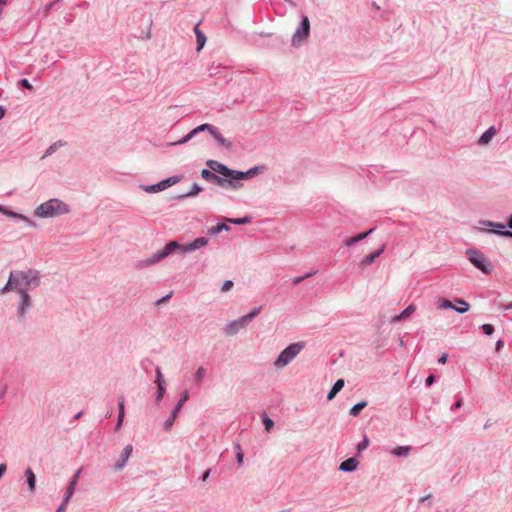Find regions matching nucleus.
<instances>
[{"label":"nucleus","mask_w":512,"mask_h":512,"mask_svg":"<svg viewBox=\"0 0 512 512\" xmlns=\"http://www.w3.org/2000/svg\"><path fill=\"white\" fill-rule=\"evenodd\" d=\"M132 451H133L132 445L128 444L124 447V449L122 450V452L120 454L119 459L114 464V469L116 471H121L126 466L128 460L132 454Z\"/></svg>","instance_id":"obj_14"},{"label":"nucleus","mask_w":512,"mask_h":512,"mask_svg":"<svg viewBox=\"0 0 512 512\" xmlns=\"http://www.w3.org/2000/svg\"><path fill=\"white\" fill-rule=\"evenodd\" d=\"M6 470H7V466H6V464H3V463H2V464H0V478H2V477H3V475H4V474H5V472H6Z\"/></svg>","instance_id":"obj_61"},{"label":"nucleus","mask_w":512,"mask_h":512,"mask_svg":"<svg viewBox=\"0 0 512 512\" xmlns=\"http://www.w3.org/2000/svg\"><path fill=\"white\" fill-rule=\"evenodd\" d=\"M66 143L62 140H59L57 142H54L51 144L46 151L44 152V155L42 158H46L48 156H51L59 147H63Z\"/></svg>","instance_id":"obj_29"},{"label":"nucleus","mask_w":512,"mask_h":512,"mask_svg":"<svg viewBox=\"0 0 512 512\" xmlns=\"http://www.w3.org/2000/svg\"><path fill=\"white\" fill-rule=\"evenodd\" d=\"M75 491L72 490V488H68L66 489L65 491V494H64V497H63V501L61 504H63L64 506H67L68 502L70 501V499L72 498V496L74 495Z\"/></svg>","instance_id":"obj_44"},{"label":"nucleus","mask_w":512,"mask_h":512,"mask_svg":"<svg viewBox=\"0 0 512 512\" xmlns=\"http://www.w3.org/2000/svg\"><path fill=\"white\" fill-rule=\"evenodd\" d=\"M81 474V469L77 470L75 474L72 476L70 481H74V483H78L79 476Z\"/></svg>","instance_id":"obj_59"},{"label":"nucleus","mask_w":512,"mask_h":512,"mask_svg":"<svg viewBox=\"0 0 512 512\" xmlns=\"http://www.w3.org/2000/svg\"><path fill=\"white\" fill-rule=\"evenodd\" d=\"M448 360V354L447 353H443L439 358H438V363L439 364H445Z\"/></svg>","instance_id":"obj_56"},{"label":"nucleus","mask_w":512,"mask_h":512,"mask_svg":"<svg viewBox=\"0 0 512 512\" xmlns=\"http://www.w3.org/2000/svg\"><path fill=\"white\" fill-rule=\"evenodd\" d=\"M262 422L264 425V429L267 432H270L271 429L274 427V421L271 418H269L265 413L263 414Z\"/></svg>","instance_id":"obj_40"},{"label":"nucleus","mask_w":512,"mask_h":512,"mask_svg":"<svg viewBox=\"0 0 512 512\" xmlns=\"http://www.w3.org/2000/svg\"><path fill=\"white\" fill-rule=\"evenodd\" d=\"M415 310H416V306L414 304H410L401 313L395 315L391 319V322H393V323L401 322V321L405 320L406 318H408L410 315H412L415 312Z\"/></svg>","instance_id":"obj_20"},{"label":"nucleus","mask_w":512,"mask_h":512,"mask_svg":"<svg viewBox=\"0 0 512 512\" xmlns=\"http://www.w3.org/2000/svg\"><path fill=\"white\" fill-rule=\"evenodd\" d=\"M435 382V376L433 374H429L425 379V385L430 387Z\"/></svg>","instance_id":"obj_51"},{"label":"nucleus","mask_w":512,"mask_h":512,"mask_svg":"<svg viewBox=\"0 0 512 512\" xmlns=\"http://www.w3.org/2000/svg\"><path fill=\"white\" fill-rule=\"evenodd\" d=\"M81 474V469L77 470L75 474L72 476L70 481H74V483H78L79 476Z\"/></svg>","instance_id":"obj_57"},{"label":"nucleus","mask_w":512,"mask_h":512,"mask_svg":"<svg viewBox=\"0 0 512 512\" xmlns=\"http://www.w3.org/2000/svg\"><path fill=\"white\" fill-rule=\"evenodd\" d=\"M210 474H211V469H210V468H208V469H206V470L203 472V474L201 475L200 479H201L202 481L206 482V481L209 479Z\"/></svg>","instance_id":"obj_53"},{"label":"nucleus","mask_w":512,"mask_h":512,"mask_svg":"<svg viewBox=\"0 0 512 512\" xmlns=\"http://www.w3.org/2000/svg\"><path fill=\"white\" fill-rule=\"evenodd\" d=\"M384 250L385 245H382L379 249L371 252L370 254L362 258L359 265L363 268L371 265L384 252Z\"/></svg>","instance_id":"obj_15"},{"label":"nucleus","mask_w":512,"mask_h":512,"mask_svg":"<svg viewBox=\"0 0 512 512\" xmlns=\"http://www.w3.org/2000/svg\"><path fill=\"white\" fill-rule=\"evenodd\" d=\"M317 273V271H311V272H308L302 276H297L295 277L293 280H292V283L293 285H298L300 284L302 281H304L305 279L307 278H310L312 276H314L315 274Z\"/></svg>","instance_id":"obj_39"},{"label":"nucleus","mask_w":512,"mask_h":512,"mask_svg":"<svg viewBox=\"0 0 512 512\" xmlns=\"http://www.w3.org/2000/svg\"><path fill=\"white\" fill-rule=\"evenodd\" d=\"M359 462L355 457H350L339 465V470L342 472H353L357 469Z\"/></svg>","instance_id":"obj_18"},{"label":"nucleus","mask_w":512,"mask_h":512,"mask_svg":"<svg viewBox=\"0 0 512 512\" xmlns=\"http://www.w3.org/2000/svg\"><path fill=\"white\" fill-rule=\"evenodd\" d=\"M246 325H248L247 321L241 316L236 320L229 321L223 327V333L226 336H232L237 334L240 330H242Z\"/></svg>","instance_id":"obj_12"},{"label":"nucleus","mask_w":512,"mask_h":512,"mask_svg":"<svg viewBox=\"0 0 512 512\" xmlns=\"http://www.w3.org/2000/svg\"><path fill=\"white\" fill-rule=\"evenodd\" d=\"M125 416L124 397H120L118 400V419L115 425V430H119L122 427Z\"/></svg>","instance_id":"obj_24"},{"label":"nucleus","mask_w":512,"mask_h":512,"mask_svg":"<svg viewBox=\"0 0 512 512\" xmlns=\"http://www.w3.org/2000/svg\"><path fill=\"white\" fill-rule=\"evenodd\" d=\"M206 166L209 170L221 176L222 179L228 180L226 184L234 190L240 189L243 186L242 181L251 179L264 170V166H254L247 171L234 170L212 159L206 161Z\"/></svg>","instance_id":"obj_3"},{"label":"nucleus","mask_w":512,"mask_h":512,"mask_svg":"<svg viewBox=\"0 0 512 512\" xmlns=\"http://www.w3.org/2000/svg\"><path fill=\"white\" fill-rule=\"evenodd\" d=\"M481 329H482V332L487 336H491L495 331L494 326L492 324H488V323L483 324L481 326Z\"/></svg>","instance_id":"obj_45"},{"label":"nucleus","mask_w":512,"mask_h":512,"mask_svg":"<svg viewBox=\"0 0 512 512\" xmlns=\"http://www.w3.org/2000/svg\"><path fill=\"white\" fill-rule=\"evenodd\" d=\"M304 347H305V342H303V341L289 344L286 348H284L280 352V354L274 361V366L277 369L287 366L304 349Z\"/></svg>","instance_id":"obj_6"},{"label":"nucleus","mask_w":512,"mask_h":512,"mask_svg":"<svg viewBox=\"0 0 512 512\" xmlns=\"http://www.w3.org/2000/svg\"><path fill=\"white\" fill-rule=\"evenodd\" d=\"M235 450H236V461L238 466H242L244 462V454L242 452L241 446L239 443L235 444Z\"/></svg>","instance_id":"obj_38"},{"label":"nucleus","mask_w":512,"mask_h":512,"mask_svg":"<svg viewBox=\"0 0 512 512\" xmlns=\"http://www.w3.org/2000/svg\"><path fill=\"white\" fill-rule=\"evenodd\" d=\"M230 230V226L226 223H218L216 226H213L209 229V233L211 235H218L220 232L222 231H229Z\"/></svg>","instance_id":"obj_30"},{"label":"nucleus","mask_w":512,"mask_h":512,"mask_svg":"<svg viewBox=\"0 0 512 512\" xmlns=\"http://www.w3.org/2000/svg\"><path fill=\"white\" fill-rule=\"evenodd\" d=\"M205 373H206V370L204 369V367H199V368L196 370L195 374H194V380H195L196 382H200V381H202V379H203V378H204V376H205Z\"/></svg>","instance_id":"obj_46"},{"label":"nucleus","mask_w":512,"mask_h":512,"mask_svg":"<svg viewBox=\"0 0 512 512\" xmlns=\"http://www.w3.org/2000/svg\"><path fill=\"white\" fill-rule=\"evenodd\" d=\"M309 34H310V21L307 16L302 15L299 26L292 36L293 44H295L296 41H301L303 39H306L309 36Z\"/></svg>","instance_id":"obj_11"},{"label":"nucleus","mask_w":512,"mask_h":512,"mask_svg":"<svg viewBox=\"0 0 512 512\" xmlns=\"http://www.w3.org/2000/svg\"><path fill=\"white\" fill-rule=\"evenodd\" d=\"M166 393V386L160 385L157 387L156 395H155V403L158 405L163 400L164 395Z\"/></svg>","instance_id":"obj_35"},{"label":"nucleus","mask_w":512,"mask_h":512,"mask_svg":"<svg viewBox=\"0 0 512 512\" xmlns=\"http://www.w3.org/2000/svg\"><path fill=\"white\" fill-rule=\"evenodd\" d=\"M455 303L457 304L455 311L459 314H464L470 309V304L462 298H455Z\"/></svg>","instance_id":"obj_27"},{"label":"nucleus","mask_w":512,"mask_h":512,"mask_svg":"<svg viewBox=\"0 0 512 512\" xmlns=\"http://www.w3.org/2000/svg\"><path fill=\"white\" fill-rule=\"evenodd\" d=\"M12 218L15 219L16 221L24 222V223H26V225H28L30 227L36 226V223L33 220H31L27 216L20 214L18 212H15V216H13Z\"/></svg>","instance_id":"obj_32"},{"label":"nucleus","mask_w":512,"mask_h":512,"mask_svg":"<svg viewBox=\"0 0 512 512\" xmlns=\"http://www.w3.org/2000/svg\"><path fill=\"white\" fill-rule=\"evenodd\" d=\"M181 179H182L181 175H174V176L165 178L156 184L140 185V188L147 193H157V192L163 191V190L177 184L178 182L181 181Z\"/></svg>","instance_id":"obj_10"},{"label":"nucleus","mask_w":512,"mask_h":512,"mask_svg":"<svg viewBox=\"0 0 512 512\" xmlns=\"http://www.w3.org/2000/svg\"><path fill=\"white\" fill-rule=\"evenodd\" d=\"M180 409L178 407H174L169 415V417L163 422V430L168 432L172 429L175 420L178 418Z\"/></svg>","instance_id":"obj_19"},{"label":"nucleus","mask_w":512,"mask_h":512,"mask_svg":"<svg viewBox=\"0 0 512 512\" xmlns=\"http://www.w3.org/2000/svg\"><path fill=\"white\" fill-rule=\"evenodd\" d=\"M368 445H369V440H368V438L365 436V437L363 438V440L357 444L356 449H357V451L360 453V452H362L363 450H365V449L368 447Z\"/></svg>","instance_id":"obj_47"},{"label":"nucleus","mask_w":512,"mask_h":512,"mask_svg":"<svg viewBox=\"0 0 512 512\" xmlns=\"http://www.w3.org/2000/svg\"><path fill=\"white\" fill-rule=\"evenodd\" d=\"M26 482L28 484L31 493L35 492L36 489V475L31 468L25 470Z\"/></svg>","instance_id":"obj_26"},{"label":"nucleus","mask_w":512,"mask_h":512,"mask_svg":"<svg viewBox=\"0 0 512 512\" xmlns=\"http://www.w3.org/2000/svg\"><path fill=\"white\" fill-rule=\"evenodd\" d=\"M201 177L208 181V182H211L219 187H222V188H229V186L226 184V182H228V180L226 179H222L221 176H219L218 174L212 172L211 170L209 169H202L201 170Z\"/></svg>","instance_id":"obj_13"},{"label":"nucleus","mask_w":512,"mask_h":512,"mask_svg":"<svg viewBox=\"0 0 512 512\" xmlns=\"http://www.w3.org/2000/svg\"><path fill=\"white\" fill-rule=\"evenodd\" d=\"M431 498H432V495H431V494H429V495H427V496L421 497V498L419 499V502H420V503H424V502H426V501H429Z\"/></svg>","instance_id":"obj_63"},{"label":"nucleus","mask_w":512,"mask_h":512,"mask_svg":"<svg viewBox=\"0 0 512 512\" xmlns=\"http://www.w3.org/2000/svg\"><path fill=\"white\" fill-rule=\"evenodd\" d=\"M438 307L442 309H450L454 310L456 309V306L448 299H440L438 302Z\"/></svg>","instance_id":"obj_37"},{"label":"nucleus","mask_w":512,"mask_h":512,"mask_svg":"<svg viewBox=\"0 0 512 512\" xmlns=\"http://www.w3.org/2000/svg\"><path fill=\"white\" fill-rule=\"evenodd\" d=\"M6 108L2 105H0V120H2L6 115Z\"/></svg>","instance_id":"obj_62"},{"label":"nucleus","mask_w":512,"mask_h":512,"mask_svg":"<svg viewBox=\"0 0 512 512\" xmlns=\"http://www.w3.org/2000/svg\"><path fill=\"white\" fill-rule=\"evenodd\" d=\"M41 273L35 268H26L24 270H11L6 284L0 288V295H5L12 291L26 292L38 288L41 284Z\"/></svg>","instance_id":"obj_1"},{"label":"nucleus","mask_w":512,"mask_h":512,"mask_svg":"<svg viewBox=\"0 0 512 512\" xmlns=\"http://www.w3.org/2000/svg\"><path fill=\"white\" fill-rule=\"evenodd\" d=\"M155 372H156L155 383L157 384V387H159L160 385L166 386V382L164 380L161 368L160 367H156Z\"/></svg>","instance_id":"obj_42"},{"label":"nucleus","mask_w":512,"mask_h":512,"mask_svg":"<svg viewBox=\"0 0 512 512\" xmlns=\"http://www.w3.org/2000/svg\"><path fill=\"white\" fill-rule=\"evenodd\" d=\"M465 255L470 263L480 270L483 274L489 275L493 272V265L490 260L484 256V254L476 248H468L465 251Z\"/></svg>","instance_id":"obj_7"},{"label":"nucleus","mask_w":512,"mask_h":512,"mask_svg":"<svg viewBox=\"0 0 512 512\" xmlns=\"http://www.w3.org/2000/svg\"><path fill=\"white\" fill-rule=\"evenodd\" d=\"M209 242V239L206 237H197L193 241L188 244L182 245L175 240L169 241L164 248L152 254L150 257L139 261V267H148L154 265L166 257L172 255L176 251H180L181 253H188L200 249L206 246Z\"/></svg>","instance_id":"obj_4"},{"label":"nucleus","mask_w":512,"mask_h":512,"mask_svg":"<svg viewBox=\"0 0 512 512\" xmlns=\"http://www.w3.org/2000/svg\"><path fill=\"white\" fill-rule=\"evenodd\" d=\"M206 166L209 170L221 176L222 179L228 180L226 184L234 190L240 189L243 186L242 181L251 179L264 170V166H254L247 171L234 170L212 159L206 161Z\"/></svg>","instance_id":"obj_2"},{"label":"nucleus","mask_w":512,"mask_h":512,"mask_svg":"<svg viewBox=\"0 0 512 512\" xmlns=\"http://www.w3.org/2000/svg\"><path fill=\"white\" fill-rule=\"evenodd\" d=\"M411 450L410 446H397L393 449L392 454L397 457H405Z\"/></svg>","instance_id":"obj_31"},{"label":"nucleus","mask_w":512,"mask_h":512,"mask_svg":"<svg viewBox=\"0 0 512 512\" xmlns=\"http://www.w3.org/2000/svg\"><path fill=\"white\" fill-rule=\"evenodd\" d=\"M189 398V392L187 390L183 391V393L181 394L179 400L177 401V403L175 404L174 407H178L180 410L183 408L184 404L186 403V401L188 400Z\"/></svg>","instance_id":"obj_41"},{"label":"nucleus","mask_w":512,"mask_h":512,"mask_svg":"<svg viewBox=\"0 0 512 512\" xmlns=\"http://www.w3.org/2000/svg\"><path fill=\"white\" fill-rule=\"evenodd\" d=\"M375 230V228H371L369 229L368 231L366 232H363V233H360V234H357L355 236H352V237H349L347 238L345 241H344V244L345 246L347 247H351L355 244H357L358 242L366 239L370 234L373 233V231Z\"/></svg>","instance_id":"obj_17"},{"label":"nucleus","mask_w":512,"mask_h":512,"mask_svg":"<svg viewBox=\"0 0 512 512\" xmlns=\"http://www.w3.org/2000/svg\"><path fill=\"white\" fill-rule=\"evenodd\" d=\"M463 405V399L462 397H459L457 401L452 405L451 410H457L460 409Z\"/></svg>","instance_id":"obj_52"},{"label":"nucleus","mask_w":512,"mask_h":512,"mask_svg":"<svg viewBox=\"0 0 512 512\" xmlns=\"http://www.w3.org/2000/svg\"><path fill=\"white\" fill-rule=\"evenodd\" d=\"M234 283L232 280H226L221 287L222 292H227L233 287Z\"/></svg>","instance_id":"obj_50"},{"label":"nucleus","mask_w":512,"mask_h":512,"mask_svg":"<svg viewBox=\"0 0 512 512\" xmlns=\"http://www.w3.org/2000/svg\"><path fill=\"white\" fill-rule=\"evenodd\" d=\"M19 85L27 90H33V85L30 83V81L26 78L19 80Z\"/></svg>","instance_id":"obj_49"},{"label":"nucleus","mask_w":512,"mask_h":512,"mask_svg":"<svg viewBox=\"0 0 512 512\" xmlns=\"http://www.w3.org/2000/svg\"><path fill=\"white\" fill-rule=\"evenodd\" d=\"M171 296H172V292L168 293L167 295H165V296H163L162 298H160L159 300H157V302H156V303H157L158 305H159V304H162V303H164V302L168 301V300L171 298Z\"/></svg>","instance_id":"obj_55"},{"label":"nucleus","mask_w":512,"mask_h":512,"mask_svg":"<svg viewBox=\"0 0 512 512\" xmlns=\"http://www.w3.org/2000/svg\"><path fill=\"white\" fill-rule=\"evenodd\" d=\"M15 292L19 295V299L16 303V316L18 321L23 322L26 320L27 314L32 307V298L29 292H26L24 289Z\"/></svg>","instance_id":"obj_8"},{"label":"nucleus","mask_w":512,"mask_h":512,"mask_svg":"<svg viewBox=\"0 0 512 512\" xmlns=\"http://www.w3.org/2000/svg\"><path fill=\"white\" fill-rule=\"evenodd\" d=\"M262 306L252 309L248 314L244 315L243 318L250 323L261 311Z\"/></svg>","instance_id":"obj_36"},{"label":"nucleus","mask_w":512,"mask_h":512,"mask_svg":"<svg viewBox=\"0 0 512 512\" xmlns=\"http://www.w3.org/2000/svg\"><path fill=\"white\" fill-rule=\"evenodd\" d=\"M193 31H194L195 36H196L197 51H200L205 46V43H206V40H207L206 36H205L204 32L199 29V24H197L193 28Z\"/></svg>","instance_id":"obj_22"},{"label":"nucleus","mask_w":512,"mask_h":512,"mask_svg":"<svg viewBox=\"0 0 512 512\" xmlns=\"http://www.w3.org/2000/svg\"><path fill=\"white\" fill-rule=\"evenodd\" d=\"M228 222H230L234 225H244V224H248L251 222V217L244 216V217H240V218H230V219H228Z\"/></svg>","instance_id":"obj_33"},{"label":"nucleus","mask_w":512,"mask_h":512,"mask_svg":"<svg viewBox=\"0 0 512 512\" xmlns=\"http://www.w3.org/2000/svg\"><path fill=\"white\" fill-rule=\"evenodd\" d=\"M367 405V401H360L350 408L349 414L353 417H357Z\"/></svg>","instance_id":"obj_28"},{"label":"nucleus","mask_w":512,"mask_h":512,"mask_svg":"<svg viewBox=\"0 0 512 512\" xmlns=\"http://www.w3.org/2000/svg\"><path fill=\"white\" fill-rule=\"evenodd\" d=\"M211 136L215 139L219 146L223 147L226 150L232 149V141L224 138L217 127H215V131L211 133Z\"/></svg>","instance_id":"obj_16"},{"label":"nucleus","mask_w":512,"mask_h":512,"mask_svg":"<svg viewBox=\"0 0 512 512\" xmlns=\"http://www.w3.org/2000/svg\"><path fill=\"white\" fill-rule=\"evenodd\" d=\"M7 389H8L7 384H5V385L0 389V400L5 396V394H6V392H7Z\"/></svg>","instance_id":"obj_60"},{"label":"nucleus","mask_w":512,"mask_h":512,"mask_svg":"<svg viewBox=\"0 0 512 512\" xmlns=\"http://www.w3.org/2000/svg\"><path fill=\"white\" fill-rule=\"evenodd\" d=\"M81 474V469L77 470L75 474L72 476L70 481H74V483H78L79 476Z\"/></svg>","instance_id":"obj_58"},{"label":"nucleus","mask_w":512,"mask_h":512,"mask_svg":"<svg viewBox=\"0 0 512 512\" xmlns=\"http://www.w3.org/2000/svg\"><path fill=\"white\" fill-rule=\"evenodd\" d=\"M2 214H4L7 217H11L12 218L13 216H15V211H12L11 209H9L8 207L5 206L4 211H3Z\"/></svg>","instance_id":"obj_54"},{"label":"nucleus","mask_w":512,"mask_h":512,"mask_svg":"<svg viewBox=\"0 0 512 512\" xmlns=\"http://www.w3.org/2000/svg\"><path fill=\"white\" fill-rule=\"evenodd\" d=\"M68 204L58 198H52L43 202L34 211V215L39 218H54L69 213Z\"/></svg>","instance_id":"obj_5"},{"label":"nucleus","mask_w":512,"mask_h":512,"mask_svg":"<svg viewBox=\"0 0 512 512\" xmlns=\"http://www.w3.org/2000/svg\"><path fill=\"white\" fill-rule=\"evenodd\" d=\"M507 226L502 223L493 222L490 220H479L478 229L482 232H489L499 236L512 238V230H505Z\"/></svg>","instance_id":"obj_9"},{"label":"nucleus","mask_w":512,"mask_h":512,"mask_svg":"<svg viewBox=\"0 0 512 512\" xmlns=\"http://www.w3.org/2000/svg\"><path fill=\"white\" fill-rule=\"evenodd\" d=\"M192 139V137L190 136L189 132L184 135L181 139L175 141V142H171L169 143L168 145L169 146H177V145H183V144H186L187 142H189L190 140Z\"/></svg>","instance_id":"obj_43"},{"label":"nucleus","mask_w":512,"mask_h":512,"mask_svg":"<svg viewBox=\"0 0 512 512\" xmlns=\"http://www.w3.org/2000/svg\"><path fill=\"white\" fill-rule=\"evenodd\" d=\"M506 226L509 230H512V214L508 217Z\"/></svg>","instance_id":"obj_64"},{"label":"nucleus","mask_w":512,"mask_h":512,"mask_svg":"<svg viewBox=\"0 0 512 512\" xmlns=\"http://www.w3.org/2000/svg\"><path fill=\"white\" fill-rule=\"evenodd\" d=\"M202 190H203V188L199 184L193 183L191 190H189L186 193L177 195L174 198L177 200H182L185 198L194 197V196L198 195Z\"/></svg>","instance_id":"obj_25"},{"label":"nucleus","mask_w":512,"mask_h":512,"mask_svg":"<svg viewBox=\"0 0 512 512\" xmlns=\"http://www.w3.org/2000/svg\"><path fill=\"white\" fill-rule=\"evenodd\" d=\"M345 385V381L344 379L340 378L338 380H336V382L333 384V386L331 387V389L329 390L328 394H327V400H332L335 398V396L343 389Z\"/></svg>","instance_id":"obj_21"},{"label":"nucleus","mask_w":512,"mask_h":512,"mask_svg":"<svg viewBox=\"0 0 512 512\" xmlns=\"http://www.w3.org/2000/svg\"><path fill=\"white\" fill-rule=\"evenodd\" d=\"M215 127L214 125L212 124H209V123H203L197 127H195L198 131V133H201V132H208L210 135L213 131H215Z\"/></svg>","instance_id":"obj_34"},{"label":"nucleus","mask_w":512,"mask_h":512,"mask_svg":"<svg viewBox=\"0 0 512 512\" xmlns=\"http://www.w3.org/2000/svg\"><path fill=\"white\" fill-rule=\"evenodd\" d=\"M59 1L53 0L43 8V16L46 17Z\"/></svg>","instance_id":"obj_48"},{"label":"nucleus","mask_w":512,"mask_h":512,"mask_svg":"<svg viewBox=\"0 0 512 512\" xmlns=\"http://www.w3.org/2000/svg\"><path fill=\"white\" fill-rule=\"evenodd\" d=\"M496 134V129L494 126H490L485 132L481 134V136L478 139V143L480 145L488 144L494 135Z\"/></svg>","instance_id":"obj_23"}]
</instances>
